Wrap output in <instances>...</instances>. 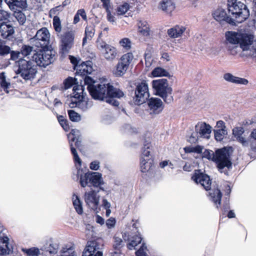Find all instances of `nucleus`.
<instances>
[{
  "mask_svg": "<svg viewBox=\"0 0 256 256\" xmlns=\"http://www.w3.org/2000/svg\"><path fill=\"white\" fill-rule=\"evenodd\" d=\"M88 92L94 100H105L107 103L116 106L119 105V102L114 98H120L124 95L122 90L106 82L89 86Z\"/></svg>",
  "mask_w": 256,
  "mask_h": 256,
  "instance_id": "f257e3e1",
  "label": "nucleus"
},
{
  "mask_svg": "<svg viewBox=\"0 0 256 256\" xmlns=\"http://www.w3.org/2000/svg\"><path fill=\"white\" fill-rule=\"evenodd\" d=\"M226 38L230 44H239L240 47L242 50L246 52L245 55L248 56H254V54H256V44L254 41L253 35L228 32L226 34Z\"/></svg>",
  "mask_w": 256,
  "mask_h": 256,
  "instance_id": "f03ea898",
  "label": "nucleus"
},
{
  "mask_svg": "<svg viewBox=\"0 0 256 256\" xmlns=\"http://www.w3.org/2000/svg\"><path fill=\"white\" fill-rule=\"evenodd\" d=\"M192 179L196 184H200L206 190H210L209 196L210 200L214 203L217 208H218L221 203L222 194L218 188L210 189L212 184L210 176L206 174L200 172V170L195 172L192 176Z\"/></svg>",
  "mask_w": 256,
  "mask_h": 256,
  "instance_id": "7ed1b4c3",
  "label": "nucleus"
},
{
  "mask_svg": "<svg viewBox=\"0 0 256 256\" xmlns=\"http://www.w3.org/2000/svg\"><path fill=\"white\" fill-rule=\"evenodd\" d=\"M228 10L234 20L236 23H242L250 16V12L247 6L238 0H228Z\"/></svg>",
  "mask_w": 256,
  "mask_h": 256,
  "instance_id": "20e7f679",
  "label": "nucleus"
},
{
  "mask_svg": "<svg viewBox=\"0 0 256 256\" xmlns=\"http://www.w3.org/2000/svg\"><path fill=\"white\" fill-rule=\"evenodd\" d=\"M152 84L156 95L161 97L167 104H170L173 101V96H172V90L168 86L166 79L153 80Z\"/></svg>",
  "mask_w": 256,
  "mask_h": 256,
  "instance_id": "39448f33",
  "label": "nucleus"
},
{
  "mask_svg": "<svg viewBox=\"0 0 256 256\" xmlns=\"http://www.w3.org/2000/svg\"><path fill=\"white\" fill-rule=\"evenodd\" d=\"M214 162L216 164L218 171L228 175V171L224 170V169L232 168V162L229 149L226 147L217 149Z\"/></svg>",
  "mask_w": 256,
  "mask_h": 256,
  "instance_id": "423d86ee",
  "label": "nucleus"
},
{
  "mask_svg": "<svg viewBox=\"0 0 256 256\" xmlns=\"http://www.w3.org/2000/svg\"><path fill=\"white\" fill-rule=\"evenodd\" d=\"M79 178L80 184L82 187L92 186L94 188H98L100 190L104 191V188L103 187L104 182L101 173L88 172L84 174L82 173L79 176Z\"/></svg>",
  "mask_w": 256,
  "mask_h": 256,
  "instance_id": "0eeeda50",
  "label": "nucleus"
},
{
  "mask_svg": "<svg viewBox=\"0 0 256 256\" xmlns=\"http://www.w3.org/2000/svg\"><path fill=\"white\" fill-rule=\"evenodd\" d=\"M55 56L56 52L54 50L46 48H42L38 51H34L32 58L37 66L46 68L54 62L56 59Z\"/></svg>",
  "mask_w": 256,
  "mask_h": 256,
  "instance_id": "6e6552de",
  "label": "nucleus"
},
{
  "mask_svg": "<svg viewBox=\"0 0 256 256\" xmlns=\"http://www.w3.org/2000/svg\"><path fill=\"white\" fill-rule=\"evenodd\" d=\"M18 68L17 74L26 80H31L34 79L38 72L37 66L30 60L20 58L18 62Z\"/></svg>",
  "mask_w": 256,
  "mask_h": 256,
  "instance_id": "1a4fd4ad",
  "label": "nucleus"
},
{
  "mask_svg": "<svg viewBox=\"0 0 256 256\" xmlns=\"http://www.w3.org/2000/svg\"><path fill=\"white\" fill-rule=\"evenodd\" d=\"M150 96L148 86L145 80L137 83L135 90L134 102L136 105H140L146 102Z\"/></svg>",
  "mask_w": 256,
  "mask_h": 256,
  "instance_id": "9d476101",
  "label": "nucleus"
},
{
  "mask_svg": "<svg viewBox=\"0 0 256 256\" xmlns=\"http://www.w3.org/2000/svg\"><path fill=\"white\" fill-rule=\"evenodd\" d=\"M50 34L46 28L38 30L35 36L31 39L33 44L37 48H48L50 44Z\"/></svg>",
  "mask_w": 256,
  "mask_h": 256,
  "instance_id": "9b49d317",
  "label": "nucleus"
},
{
  "mask_svg": "<svg viewBox=\"0 0 256 256\" xmlns=\"http://www.w3.org/2000/svg\"><path fill=\"white\" fill-rule=\"evenodd\" d=\"M132 222H133L132 229H131V231L132 232H131L130 236H129V250L132 248L136 250L138 244L142 243V238L138 230L139 225L138 220H136L135 222L132 220Z\"/></svg>",
  "mask_w": 256,
  "mask_h": 256,
  "instance_id": "f8f14e48",
  "label": "nucleus"
},
{
  "mask_svg": "<svg viewBox=\"0 0 256 256\" xmlns=\"http://www.w3.org/2000/svg\"><path fill=\"white\" fill-rule=\"evenodd\" d=\"M74 34L72 30L68 31L61 36L60 50L62 54L68 53L74 44Z\"/></svg>",
  "mask_w": 256,
  "mask_h": 256,
  "instance_id": "ddd939ff",
  "label": "nucleus"
},
{
  "mask_svg": "<svg viewBox=\"0 0 256 256\" xmlns=\"http://www.w3.org/2000/svg\"><path fill=\"white\" fill-rule=\"evenodd\" d=\"M148 112L150 114H158L164 108L162 100L157 98H151L148 100Z\"/></svg>",
  "mask_w": 256,
  "mask_h": 256,
  "instance_id": "4468645a",
  "label": "nucleus"
},
{
  "mask_svg": "<svg viewBox=\"0 0 256 256\" xmlns=\"http://www.w3.org/2000/svg\"><path fill=\"white\" fill-rule=\"evenodd\" d=\"M98 48L100 50H103L104 56L107 60H112L117 56V50L116 48L112 46L103 42L100 44Z\"/></svg>",
  "mask_w": 256,
  "mask_h": 256,
  "instance_id": "2eb2a0df",
  "label": "nucleus"
},
{
  "mask_svg": "<svg viewBox=\"0 0 256 256\" xmlns=\"http://www.w3.org/2000/svg\"><path fill=\"white\" fill-rule=\"evenodd\" d=\"M85 202L88 206L92 210H97L99 204V196H97V192L94 190L86 192L84 194Z\"/></svg>",
  "mask_w": 256,
  "mask_h": 256,
  "instance_id": "dca6fc26",
  "label": "nucleus"
},
{
  "mask_svg": "<svg viewBox=\"0 0 256 256\" xmlns=\"http://www.w3.org/2000/svg\"><path fill=\"white\" fill-rule=\"evenodd\" d=\"M213 17L216 21L220 23L226 22L232 25H236L234 20V18H232L230 14H228V15L226 11L222 8L216 10L213 14Z\"/></svg>",
  "mask_w": 256,
  "mask_h": 256,
  "instance_id": "f3484780",
  "label": "nucleus"
},
{
  "mask_svg": "<svg viewBox=\"0 0 256 256\" xmlns=\"http://www.w3.org/2000/svg\"><path fill=\"white\" fill-rule=\"evenodd\" d=\"M100 244L96 240L88 241L82 254V256H96L98 253L102 252L100 250Z\"/></svg>",
  "mask_w": 256,
  "mask_h": 256,
  "instance_id": "a211bd4d",
  "label": "nucleus"
},
{
  "mask_svg": "<svg viewBox=\"0 0 256 256\" xmlns=\"http://www.w3.org/2000/svg\"><path fill=\"white\" fill-rule=\"evenodd\" d=\"M195 130L199 137L208 139L212 132V126L204 122H199L195 126Z\"/></svg>",
  "mask_w": 256,
  "mask_h": 256,
  "instance_id": "6ab92c4d",
  "label": "nucleus"
},
{
  "mask_svg": "<svg viewBox=\"0 0 256 256\" xmlns=\"http://www.w3.org/2000/svg\"><path fill=\"white\" fill-rule=\"evenodd\" d=\"M93 105L92 102L83 98L71 99L69 106L71 108L77 107L84 112L86 111Z\"/></svg>",
  "mask_w": 256,
  "mask_h": 256,
  "instance_id": "aec40b11",
  "label": "nucleus"
},
{
  "mask_svg": "<svg viewBox=\"0 0 256 256\" xmlns=\"http://www.w3.org/2000/svg\"><path fill=\"white\" fill-rule=\"evenodd\" d=\"M138 34L144 36H149L150 32V24L144 20L138 19L134 21Z\"/></svg>",
  "mask_w": 256,
  "mask_h": 256,
  "instance_id": "412c9836",
  "label": "nucleus"
},
{
  "mask_svg": "<svg viewBox=\"0 0 256 256\" xmlns=\"http://www.w3.org/2000/svg\"><path fill=\"white\" fill-rule=\"evenodd\" d=\"M244 130L242 127H236L232 130V134L236 140L244 147L249 146V141L244 134Z\"/></svg>",
  "mask_w": 256,
  "mask_h": 256,
  "instance_id": "4be33fe9",
  "label": "nucleus"
},
{
  "mask_svg": "<svg viewBox=\"0 0 256 256\" xmlns=\"http://www.w3.org/2000/svg\"><path fill=\"white\" fill-rule=\"evenodd\" d=\"M76 76H80L84 77L85 76L90 74L93 71L92 62L90 61L83 62L76 66Z\"/></svg>",
  "mask_w": 256,
  "mask_h": 256,
  "instance_id": "5701e85b",
  "label": "nucleus"
},
{
  "mask_svg": "<svg viewBox=\"0 0 256 256\" xmlns=\"http://www.w3.org/2000/svg\"><path fill=\"white\" fill-rule=\"evenodd\" d=\"M128 53L124 54L120 58L114 72L116 76H122L128 69Z\"/></svg>",
  "mask_w": 256,
  "mask_h": 256,
  "instance_id": "b1692460",
  "label": "nucleus"
},
{
  "mask_svg": "<svg viewBox=\"0 0 256 256\" xmlns=\"http://www.w3.org/2000/svg\"><path fill=\"white\" fill-rule=\"evenodd\" d=\"M14 32L13 26L8 22H2L0 24V34L4 38H7Z\"/></svg>",
  "mask_w": 256,
  "mask_h": 256,
  "instance_id": "393cba45",
  "label": "nucleus"
},
{
  "mask_svg": "<svg viewBox=\"0 0 256 256\" xmlns=\"http://www.w3.org/2000/svg\"><path fill=\"white\" fill-rule=\"evenodd\" d=\"M10 8L12 10H18V8L24 9L26 8V0H4Z\"/></svg>",
  "mask_w": 256,
  "mask_h": 256,
  "instance_id": "a878e982",
  "label": "nucleus"
},
{
  "mask_svg": "<svg viewBox=\"0 0 256 256\" xmlns=\"http://www.w3.org/2000/svg\"><path fill=\"white\" fill-rule=\"evenodd\" d=\"M8 236H0V254H9L12 252V248L9 245Z\"/></svg>",
  "mask_w": 256,
  "mask_h": 256,
  "instance_id": "bb28decb",
  "label": "nucleus"
},
{
  "mask_svg": "<svg viewBox=\"0 0 256 256\" xmlns=\"http://www.w3.org/2000/svg\"><path fill=\"white\" fill-rule=\"evenodd\" d=\"M186 28L182 26L176 25L168 30V34L171 38L180 37Z\"/></svg>",
  "mask_w": 256,
  "mask_h": 256,
  "instance_id": "cd10ccee",
  "label": "nucleus"
},
{
  "mask_svg": "<svg viewBox=\"0 0 256 256\" xmlns=\"http://www.w3.org/2000/svg\"><path fill=\"white\" fill-rule=\"evenodd\" d=\"M224 78L228 82L236 84L246 85L248 84V80H247L235 76L230 73L225 74L224 75Z\"/></svg>",
  "mask_w": 256,
  "mask_h": 256,
  "instance_id": "c85d7f7f",
  "label": "nucleus"
},
{
  "mask_svg": "<svg viewBox=\"0 0 256 256\" xmlns=\"http://www.w3.org/2000/svg\"><path fill=\"white\" fill-rule=\"evenodd\" d=\"M159 8L168 14H170L175 8V4L172 0H162L160 2Z\"/></svg>",
  "mask_w": 256,
  "mask_h": 256,
  "instance_id": "c756f323",
  "label": "nucleus"
},
{
  "mask_svg": "<svg viewBox=\"0 0 256 256\" xmlns=\"http://www.w3.org/2000/svg\"><path fill=\"white\" fill-rule=\"evenodd\" d=\"M71 152L74 156V160L76 166L77 168V176H79L82 173V170L80 168L82 166V160L78 156L76 150L73 147L72 143L70 144Z\"/></svg>",
  "mask_w": 256,
  "mask_h": 256,
  "instance_id": "7c9ffc66",
  "label": "nucleus"
},
{
  "mask_svg": "<svg viewBox=\"0 0 256 256\" xmlns=\"http://www.w3.org/2000/svg\"><path fill=\"white\" fill-rule=\"evenodd\" d=\"M58 249V245L56 243L50 242L46 243L40 248L42 251L48 252L50 254H55Z\"/></svg>",
  "mask_w": 256,
  "mask_h": 256,
  "instance_id": "2f4dec72",
  "label": "nucleus"
},
{
  "mask_svg": "<svg viewBox=\"0 0 256 256\" xmlns=\"http://www.w3.org/2000/svg\"><path fill=\"white\" fill-rule=\"evenodd\" d=\"M154 166L153 159H144L140 160V170L142 172H148Z\"/></svg>",
  "mask_w": 256,
  "mask_h": 256,
  "instance_id": "473e14b6",
  "label": "nucleus"
},
{
  "mask_svg": "<svg viewBox=\"0 0 256 256\" xmlns=\"http://www.w3.org/2000/svg\"><path fill=\"white\" fill-rule=\"evenodd\" d=\"M152 146L149 140H146L144 142V147L142 148V159H152L150 154V149Z\"/></svg>",
  "mask_w": 256,
  "mask_h": 256,
  "instance_id": "72a5a7b5",
  "label": "nucleus"
},
{
  "mask_svg": "<svg viewBox=\"0 0 256 256\" xmlns=\"http://www.w3.org/2000/svg\"><path fill=\"white\" fill-rule=\"evenodd\" d=\"M142 2L140 0H129V16H132L131 12L138 13L141 8Z\"/></svg>",
  "mask_w": 256,
  "mask_h": 256,
  "instance_id": "f704fd0d",
  "label": "nucleus"
},
{
  "mask_svg": "<svg viewBox=\"0 0 256 256\" xmlns=\"http://www.w3.org/2000/svg\"><path fill=\"white\" fill-rule=\"evenodd\" d=\"M73 96L72 99L83 98L84 86L82 85L75 84L73 87Z\"/></svg>",
  "mask_w": 256,
  "mask_h": 256,
  "instance_id": "c9c22d12",
  "label": "nucleus"
},
{
  "mask_svg": "<svg viewBox=\"0 0 256 256\" xmlns=\"http://www.w3.org/2000/svg\"><path fill=\"white\" fill-rule=\"evenodd\" d=\"M73 205L74 208L78 214H81L83 212V208L82 206V203L78 198V196L75 194L73 195Z\"/></svg>",
  "mask_w": 256,
  "mask_h": 256,
  "instance_id": "e433bc0d",
  "label": "nucleus"
},
{
  "mask_svg": "<svg viewBox=\"0 0 256 256\" xmlns=\"http://www.w3.org/2000/svg\"><path fill=\"white\" fill-rule=\"evenodd\" d=\"M151 74L152 77L167 76L169 73L163 68L157 67L152 70Z\"/></svg>",
  "mask_w": 256,
  "mask_h": 256,
  "instance_id": "4c0bfd02",
  "label": "nucleus"
},
{
  "mask_svg": "<svg viewBox=\"0 0 256 256\" xmlns=\"http://www.w3.org/2000/svg\"><path fill=\"white\" fill-rule=\"evenodd\" d=\"M248 140L249 141V146L252 150L256 152V128L253 130L251 132L250 138Z\"/></svg>",
  "mask_w": 256,
  "mask_h": 256,
  "instance_id": "58836bf2",
  "label": "nucleus"
},
{
  "mask_svg": "<svg viewBox=\"0 0 256 256\" xmlns=\"http://www.w3.org/2000/svg\"><path fill=\"white\" fill-rule=\"evenodd\" d=\"M40 248L32 247L30 248H22V251L28 256H38L40 254Z\"/></svg>",
  "mask_w": 256,
  "mask_h": 256,
  "instance_id": "ea45409f",
  "label": "nucleus"
},
{
  "mask_svg": "<svg viewBox=\"0 0 256 256\" xmlns=\"http://www.w3.org/2000/svg\"><path fill=\"white\" fill-rule=\"evenodd\" d=\"M214 138L217 141H222L227 134V130L225 128H219L214 130Z\"/></svg>",
  "mask_w": 256,
  "mask_h": 256,
  "instance_id": "a19ab883",
  "label": "nucleus"
},
{
  "mask_svg": "<svg viewBox=\"0 0 256 256\" xmlns=\"http://www.w3.org/2000/svg\"><path fill=\"white\" fill-rule=\"evenodd\" d=\"M203 149L204 147L199 145L195 146H187L184 148V150L186 153L194 152L201 154Z\"/></svg>",
  "mask_w": 256,
  "mask_h": 256,
  "instance_id": "79ce46f5",
  "label": "nucleus"
},
{
  "mask_svg": "<svg viewBox=\"0 0 256 256\" xmlns=\"http://www.w3.org/2000/svg\"><path fill=\"white\" fill-rule=\"evenodd\" d=\"M10 83L6 81V76L4 73L0 74V86L4 89V91L8 92L7 89L8 88Z\"/></svg>",
  "mask_w": 256,
  "mask_h": 256,
  "instance_id": "37998d69",
  "label": "nucleus"
},
{
  "mask_svg": "<svg viewBox=\"0 0 256 256\" xmlns=\"http://www.w3.org/2000/svg\"><path fill=\"white\" fill-rule=\"evenodd\" d=\"M33 48L30 46L24 45L23 46L20 50V54L24 56H30L32 52L34 53V51L32 50Z\"/></svg>",
  "mask_w": 256,
  "mask_h": 256,
  "instance_id": "c03bdc74",
  "label": "nucleus"
},
{
  "mask_svg": "<svg viewBox=\"0 0 256 256\" xmlns=\"http://www.w3.org/2000/svg\"><path fill=\"white\" fill-rule=\"evenodd\" d=\"M216 150L214 152L212 150H206L203 152V157L210 160L214 162L216 158Z\"/></svg>",
  "mask_w": 256,
  "mask_h": 256,
  "instance_id": "a18cd8bd",
  "label": "nucleus"
},
{
  "mask_svg": "<svg viewBox=\"0 0 256 256\" xmlns=\"http://www.w3.org/2000/svg\"><path fill=\"white\" fill-rule=\"evenodd\" d=\"M53 26L56 32H60L62 30L61 22L58 16H54L53 18Z\"/></svg>",
  "mask_w": 256,
  "mask_h": 256,
  "instance_id": "49530a36",
  "label": "nucleus"
},
{
  "mask_svg": "<svg viewBox=\"0 0 256 256\" xmlns=\"http://www.w3.org/2000/svg\"><path fill=\"white\" fill-rule=\"evenodd\" d=\"M68 114L70 119L72 122H78L80 120V116L73 110H68Z\"/></svg>",
  "mask_w": 256,
  "mask_h": 256,
  "instance_id": "de8ad7c7",
  "label": "nucleus"
},
{
  "mask_svg": "<svg viewBox=\"0 0 256 256\" xmlns=\"http://www.w3.org/2000/svg\"><path fill=\"white\" fill-rule=\"evenodd\" d=\"M58 119L60 124L64 130L65 131L68 132L70 130V128L67 120L62 116H59L58 117Z\"/></svg>",
  "mask_w": 256,
  "mask_h": 256,
  "instance_id": "09e8293b",
  "label": "nucleus"
},
{
  "mask_svg": "<svg viewBox=\"0 0 256 256\" xmlns=\"http://www.w3.org/2000/svg\"><path fill=\"white\" fill-rule=\"evenodd\" d=\"M146 246L142 242L140 248L135 252L136 256H148L146 252Z\"/></svg>",
  "mask_w": 256,
  "mask_h": 256,
  "instance_id": "8fccbe9b",
  "label": "nucleus"
},
{
  "mask_svg": "<svg viewBox=\"0 0 256 256\" xmlns=\"http://www.w3.org/2000/svg\"><path fill=\"white\" fill-rule=\"evenodd\" d=\"M10 14L6 11L0 10V24L2 22H8Z\"/></svg>",
  "mask_w": 256,
  "mask_h": 256,
  "instance_id": "3c124183",
  "label": "nucleus"
},
{
  "mask_svg": "<svg viewBox=\"0 0 256 256\" xmlns=\"http://www.w3.org/2000/svg\"><path fill=\"white\" fill-rule=\"evenodd\" d=\"M18 12H15L14 16L17 19L18 21L21 24H23L26 22V16L20 10Z\"/></svg>",
  "mask_w": 256,
  "mask_h": 256,
  "instance_id": "603ef678",
  "label": "nucleus"
},
{
  "mask_svg": "<svg viewBox=\"0 0 256 256\" xmlns=\"http://www.w3.org/2000/svg\"><path fill=\"white\" fill-rule=\"evenodd\" d=\"M94 31L93 26H87L85 30V36L88 37V40H91L94 35Z\"/></svg>",
  "mask_w": 256,
  "mask_h": 256,
  "instance_id": "864d4df0",
  "label": "nucleus"
},
{
  "mask_svg": "<svg viewBox=\"0 0 256 256\" xmlns=\"http://www.w3.org/2000/svg\"><path fill=\"white\" fill-rule=\"evenodd\" d=\"M128 10V4L124 2L123 4L118 6L117 8L118 15H123Z\"/></svg>",
  "mask_w": 256,
  "mask_h": 256,
  "instance_id": "5fc2aeb1",
  "label": "nucleus"
},
{
  "mask_svg": "<svg viewBox=\"0 0 256 256\" xmlns=\"http://www.w3.org/2000/svg\"><path fill=\"white\" fill-rule=\"evenodd\" d=\"M84 82L86 85H87V88L88 90L89 86L96 85L98 83H96L94 82V80L91 77L88 76V75L85 76L83 77Z\"/></svg>",
  "mask_w": 256,
  "mask_h": 256,
  "instance_id": "6e6d98bb",
  "label": "nucleus"
},
{
  "mask_svg": "<svg viewBox=\"0 0 256 256\" xmlns=\"http://www.w3.org/2000/svg\"><path fill=\"white\" fill-rule=\"evenodd\" d=\"M114 248L115 250H119L123 246V241L121 238L118 236L114 237Z\"/></svg>",
  "mask_w": 256,
  "mask_h": 256,
  "instance_id": "4d7b16f0",
  "label": "nucleus"
},
{
  "mask_svg": "<svg viewBox=\"0 0 256 256\" xmlns=\"http://www.w3.org/2000/svg\"><path fill=\"white\" fill-rule=\"evenodd\" d=\"M10 48L8 46L0 45V56H5L10 53Z\"/></svg>",
  "mask_w": 256,
  "mask_h": 256,
  "instance_id": "13d9d810",
  "label": "nucleus"
},
{
  "mask_svg": "<svg viewBox=\"0 0 256 256\" xmlns=\"http://www.w3.org/2000/svg\"><path fill=\"white\" fill-rule=\"evenodd\" d=\"M70 0H64L62 5H60L58 6H56L53 10H50V12H52V11L55 12L56 10H62L63 8L66 7V6L70 4Z\"/></svg>",
  "mask_w": 256,
  "mask_h": 256,
  "instance_id": "bf43d9fd",
  "label": "nucleus"
},
{
  "mask_svg": "<svg viewBox=\"0 0 256 256\" xmlns=\"http://www.w3.org/2000/svg\"><path fill=\"white\" fill-rule=\"evenodd\" d=\"M75 80L72 77H68L64 82L66 89L70 88L74 84Z\"/></svg>",
  "mask_w": 256,
  "mask_h": 256,
  "instance_id": "052dcab7",
  "label": "nucleus"
},
{
  "mask_svg": "<svg viewBox=\"0 0 256 256\" xmlns=\"http://www.w3.org/2000/svg\"><path fill=\"white\" fill-rule=\"evenodd\" d=\"M116 220L114 218H110L106 221V226L108 228H114L116 224Z\"/></svg>",
  "mask_w": 256,
  "mask_h": 256,
  "instance_id": "680f3d73",
  "label": "nucleus"
},
{
  "mask_svg": "<svg viewBox=\"0 0 256 256\" xmlns=\"http://www.w3.org/2000/svg\"><path fill=\"white\" fill-rule=\"evenodd\" d=\"M90 168L91 170H96L100 168V162L98 160H94L90 162Z\"/></svg>",
  "mask_w": 256,
  "mask_h": 256,
  "instance_id": "e2e57ef3",
  "label": "nucleus"
},
{
  "mask_svg": "<svg viewBox=\"0 0 256 256\" xmlns=\"http://www.w3.org/2000/svg\"><path fill=\"white\" fill-rule=\"evenodd\" d=\"M119 44L120 46L126 48V50L128 49V38H124L122 39L120 42Z\"/></svg>",
  "mask_w": 256,
  "mask_h": 256,
  "instance_id": "0e129e2a",
  "label": "nucleus"
},
{
  "mask_svg": "<svg viewBox=\"0 0 256 256\" xmlns=\"http://www.w3.org/2000/svg\"><path fill=\"white\" fill-rule=\"evenodd\" d=\"M198 135L196 133H193L188 138V142L190 143H196L198 140Z\"/></svg>",
  "mask_w": 256,
  "mask_h": 256,
  "instance_id": "69168bd1",
  "label": "nucleus"
},
{
  "mask_svg": "<svg viewBox=\"0 0 256 256\" xmlns=\"http://www.w3.org/2000/svg\"><path fill=\"white\" fill-rule=\"evenodd\" d=\"M10 59L12 60H16L20 56V53L19 52H10Z\"/></svg>",
  "mask_w": 256,
  "mask_h": 256,
  "instance_id": "338daca9",
  "label": "nucleus"
},
{
  "mask_svg": "<svg viewBox=\"0 0 256 256\" xmlns=\"http://www.w3.org/2000/svg\"><path fill=\"white\" fill-rule=\"evenodd\" d=\"M77 14H78L80 16H81L82 19L84 20H86L87 16L86 15V13L84 9L78 10L77 12Z\"/></svg>",
  "mask_w": 256,
  "mask_h": 256,
  "instance_id": "774afa93",
  "label": "nucleus"
}]
</instances>
